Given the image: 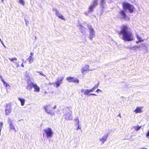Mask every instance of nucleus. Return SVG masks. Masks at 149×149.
I'll list each match as a JSON object with an SVG mask.
<instances>
[{
  "instance_id": "1",
  "label": "nucleus",
  "mask_w": 149,
  "mask_h": 149,
  "mask_svg": "<svg viewBox=\"0 0 149 149\" xmlns=\"http://www.w3.org/2000/svg\"><path fill=\"white\" fill-rule=\"evenodd\" d=\"M129 29L127 26L123 25L119 32V34L122 35V39L125 41H131L134 40L133 34L131 32L129 31Z\"/></svg>"
},
{
  "instance_id": "2",
  "label": "nucleus",
  "mask_w": 149,
  "mask_h": 149,
  "mask_svg": "<svg viewBox=\"0 0 149 149\" xmlns=\"http://www.w3.org/2000/svg\"><path fill=\"white\" fill-rule=\"evenodd\" d=\"M123 6L124 10H128L130 13L133 12L134 7L133 5L127 2H124L123 3Z\"/></svg>"
},
{
  "instance_id": "3",
  "label": "nucleus",
  "mask_w": 149,
  "mask_h": 149,
  "mask_svg": "<svg viewBox=\"0 0 149 149\" xmlns=\"http://www.w3.org/2000/svg\"><path fill=\"white\" fill-rule=\"evenodd\" d=\"M44 108L45 112L47 113L50 114L52 116L54 115V113L52 110V107L50 105H46L44 107Z\"/></svg>"
},
{
  "instance_id": "4",
  "label": "nucleus",
  "mask_w": 149,
  "mask_h": 149,
  "mask_svg": "<svg viewBox=\"0 0 149 149\" xmlns=\"http://www.w3.org/2000/svg\"><path fill=\"white\" fill-rule=\"evenodd\" d=\"M44 131L47 138L53 136L54 132L51 128H47L44 130Z\"/></svg>"
},
{
  "instance_id": "5",
  "label": "nucleus",
  "mask_w": 149,
  "mask_h": 149,
  "mask_svg": "<svg viewBox=\"0 0 149 149\" xmlns=\"http://www.w3.org/2000/svg\"><path fill=\"white\" fill-rule=\"evenodd\" d=\"M8 123L9 125V128L10 131L13 130L14 132H16L17 131L13 123V121L11 119L8 118Z\"/></svg>"
},
{
  "instance_id": "6",
  "label": "nucleus",
  "mask_w": 149,
  "mask_h": 149,
  "mask_svg": "<svg viewBox=\"0 0 149 149\" xmlns=\"http://www.w3.org/2000/svg\"><path fill=\"white\" fill-rule=\"evenodd\" d=\"M88 28L89 32V38L90 40H92L95 36V31L93 28L91 26H89Z\"/></svg>"
},
{
  "instance_id": "7",
  "label": "nucleus",
  "mask_w": 149,
  "mask_h": 149,
  "mask_svg": "<svg viewBox=\"0 0 149 149\" xmlns=\"http://www.w3.org/2000/svg\"><path fill=\"white\" fill-rule=\"evenodd\" d=\"M53 11L55 12L56 15L58 16L59 18L65 21V19L64 16L61 15V14L59 12L58 10L57 9L54 8H53Z\"/></svg>"
},
{
  "instance_id": "8",
  "label": "nucleus",
  "mask_w": 149,
  "mask_h": 149,
  "mask_svg": "<svg viewBox=\"0 0 149 149\" xmlns=\"http://www.w3.org/2000/svg\"><path fill=\"white\" fill-rule=\"evenodd\" d=\"M64 77H61L58 78L57 79L56 81L54 83L56 85V87L58 88L62 84L63 82L62 81L64 79Z\"/></svg>"
},
{
  "instance_id": "9",
  "label": "nucleus",
  "mask_w": 149,
  "mask_h": 149,
  "mask_svg": "<svg viewBox=\"0 0 149 149\" xmlns=\"http://www.w3.org/2000/svg\"><path fill=\"white\" fill-rule=\"evenodd\" d=\"M92 70H90L89 68V66L88 65H85L81 69V72L83 74H85V72L86 71Z\"/></svg>"
},
{
  "instance_id": "10",
  "label": "nucleus",
  "mask_w": 149,
  "mask_h": 149,
  "mask_svg": "<svg viewBox=\"0 0 149 149\" xmlns=\"http://www.w3.org/2000/svg\"><path fill=\"white\" fill-rule=\"evenodd\" d=\"M66 80L69 82H73L77 83H79V80L75 78L69 77L66 78Z\"/></svg>"
},
{
  "instance_id": "11",
  "label": "nucleus",
  "mask_w": 149,
  "mask_h": 149,
  "mask_svg": "<svg viewBox=\"0 0 149 149\" xmlns=\"http://www.w3.org/2000/svg\"><path fill=\"white\" fill-rule=\"evenodd\" d=\"M64 118L65 120H72L73 118L71 115V113L68 112L65 114L64 116Z\"/></svg>"
},
{
  "instance_id": "12",
  "label": "nucleus",
  "mask_w": 149,
  "mask_h": 149,
  "mask_svg": "<svg viewBox=\"0 0 149 149\" xmlns=\"http://www.w3.org/2000/svg\"><path fill=\"white\" fill-rule=\"evenodd\" d=\"M107 138L108 135H105L101 138H100V139H99V141H100V143L102 144H103L107 140Z\"/></svg>"
},
{
  "instance_id": "13",
  "label": "nucleus",
  "mask_w": 149,
  "mask_h": 149,
  "mask_svg": "<svg viewBox=\"0 0 149 149\" xmlns=\"http://www.w3.org/2000/svg\"><path fill=\"white\" fill-rule=\"evenodd\" d=\"M143 107H137L135 109V110L134 111V112L135 113V114L141 113L143 112Z\"/></svg>"
},
{
  "instance_id": "14",
  "label": "nucleus",
  "mask_w": 149,
  "mask_h": 149,
  "mask_svg": "<svg viewBox=\"0 0 149 149\" xmlns=\"http://www.w3.org/2000/svg\"><path fill=\"white\" fill-rule=\"evenodd\" d=\"M136 37L137 40L136 42V44L143 42L144 40V39H143L137 34H136Z\"/></svg>"
},
{
  "instance_id": "15",
  "label": "nucleus",
  "mask_w": 149,
  "mask_h": 149,
  "mask_svg": "<svg viewBox=\"0 0 149 149\" xmlns=\"http://www.w3.org/2000/svg\"><path fill=\"white\" fill-rule=\"evenodd\" d=\"M0 77L1 78V81L3 83L4 86L6 88V90L7 91L8 89H10V86L8 83L4 81L1 76H0Z\"/></svg>"
},
{
  "instance_id": "16",
  "label": "nucleus",
  "mask_w": 149,
  "mask_h": 149,
  "mask_svg": "<svg viewBox=\"0 0 149 149\" xmlns=\"http://www.w3.org/2000/svg\"><path fill=\"white\" fill-rule=\"evenodd\" d=\"M31 84L33 87L34 89V92H39L40 91V87L36 84H34L33 83H31Z\"/></svg>"
},
{
  "instance_id": "17",
  "label": "nucleus",
  "mask_w": 149,
  "mask_h": 149,
  "mask_svg": "<svg viewBox=\"0 0 149 149\" xmlns=\"http://www.w3.org/2000/svg\"><path fill=\"white\" fill-rule=\"evenodd\" d=\"M11 111V108L10 107L7 106L5 110V114L6 115H9Z\"/></svg>"
},
{
  "instance_id": "18",
  "label": "nucleus",
  "mask_w": 149,
  "mask_h": 149,
  "mask_svg": "<svg viewBox=\"0 0 149 149\" xmlns=\"http://www.w3.org/2000/svg\"><path fill=\"white\" fill-rule=\"evenodd\" d=\"M119 13L121 16V18L126 19L127 17L126 15L123 10L121 11Z\"/></svg>"
},
{
  "instance_id": "19",
  "label": "nucleus",
  "mask_w": 149,
  "mask_h": 149,
  "mask_svg": "<svg viewBox=\"0 0 149 149\" xmlns=\"http://www.w3.org/2000/svg\"><path fill=\"white\" fill-rule=\"evenodd\" d=\"M27 60L30 63H33L34 61V58L33 56H29L27 59Z\"/></svg>"
},
{
  "instance_id": "20",
  "label": "nucleus",
  "mask_w": 149,
  "mask_h": 149,
  "mask_svg": "<svg viewBox=\"0 0 149 149\" xmlns=\"http://www.w3.org/2000/svg\"><path fill=\"white\" fill-rule=\"evenodd\" d=\"M141 126H139L138 125L133 126L132 127V129H134V131H137L139 130L141 128Z\"/></svg>"
},
{
  "instance_id": "21",
  "label": "nucleus",
  "mask_w": 149,
  "mask_h": 149,
  "mask_svg": "<svg viewBox=\"0 0 149 149\" xmlns=\"http://www.w3.org/2000/svg\"><path fill=\"white\" fill-rule=\"evenodd\" d=\"M18 100L20 102L21 105L22 106H24V104L25 100L24 99L20 97H18Z\"/></svg>"
},
{
  "instance_id": "22",
  "label": "nucleus",
  "mask_w": 149,
  "mask_h": 149,
  "mask_svg": "<svg viewBox=\"0 0 149 149\" xmlns=\"http://www.w3.org/2000/svg\"><path fill=\"white\" fill-rule=\"evenodd\" d=\"M140 47L139 46L135 45L130 47V49L131 50H132L133 51H135L136 50L137 48H139Z\"/></svg>"
},
{
  "instance_id": "23",
  "label": "nucleus",
  "mask_w": 149,
  "mask_h": 149,
  "mask_svg": "<svg viewBox=\"0 0 149 149\" xmlns=\"http://www.w3.org/2000/svg\"><path fill=\"white\" fill-rule=\"evenodd\" d=\"M18 3L19 4H21L23 6H24L25 4L24 0H18Z\"/></svg>"
},
{
  "instance_id": "24",
  "label": "nucleus",
  "mask_w": 149,
  "mask_h": 149,
  "mask_svg": "<svg viewBox=\"0 0 149 149\" xmlns=\"http://www.w3.org/2000/svg\"><path fill=\"white\" fill-rule=\"evenodd\" d=\"M95 7V6H93V5L91 4L89 7L88 11L90 12H92L93 10V8Z\"/></svg>"
},
{
  "instance_id": "25",
  "label": "nucleus",
  "mask_w": 149,
  "mask_h": 149,
  "mask_svg": "<svg viewBox=\"0 0 149 149\" xmlns=\"http://www.w3.org/2000/svg\"><path fill=\"white\" fill-rule=\"evenodd\" d=\"M98 3L97 0H93L91 4L93 5L95 7L96 6Z\"/></svg>"
},
{
  "instance_id": "26",
  "label": "nucleus",
  "mask_w": 149,
  "mask_h": 149,
  "mask_svg": "<svg viewBox=\"0 0 149 149\" xmlns=\"http://www.w3.org/2000/svg\"><path fill=\"white\" fill-rule=\"evenodd\" d=\"M105 0H101L100 5L102 8H104V6L105 5Z\"/></svg>"
},
{
  "instance_id": "27",
  "label": "nucleus",
  "mask_w": 149,
  "mask_h": 149,
  "mask_svg": "<svg viewBox=\"0 0 149 149\" xmlns=\"http://www.w3.org/2000/svg\"><path fill=\"white\" fill-rule=\"evenodd\" d=\"M8 59L14 63L15 61L17 60V58L15 57L9 58Z\"/></svg>"
},
{
  "instance_id": "28",
  "label": "nucleus",
  "mask_w": 149,
  "mask_h": 149,
  "mask_svg": "<svg viewBox=\"0 0 149 149\" xmlns=\"http://www.w3.org/2000/svg\"><path fill=\"white\" fill-rule=\"evenodd\" d=\"M32 84L31 83L29 85H27L26 87V89L29 91H30L32 88Z\"/></svg>"
},
{
  "instance_id": "29",
  "label": "nucleus",
  "mask_w": 149,
  "mask_h": 149,
  "mask_svg": "<svg viewBox=\"0 0 149 149\" xmlns=\"http://www.w3.org/2000/svg\"><path fill=\"white\" fill-rule=\"evenodd\" d=\"M3 123L2 122H0V136L1 135V130L3 127Z\"/></svg>"
},
{
  "instance_id": "30",
  "label": "nucleus",
  "mask_w": 149,
  "mask_h": 149,
  "mask_svg": "<svg viewBox=\"0 0 149 149\" xmlns=\"http://www.w3.org/2000/svg\"><path fill=\"white\" fill-rule=\"evenodd\" d=\"M74 121L76 123V124L78 125L79 124V119L77 117L74 119Z\"/></svg>"
},
{
  "instance_id": "31",
  "label": "nucleus",
  "mask_w": 149,
  "mask_h": 149,
  "mask_svg": "<svg viewBox=\"0 0 149 149\" xmlns=\"http://www.w3.org/2000/svg\"><path fill=\"white\" fill-rule=\"evenodd\" d=\"M89 93L90 92L89 91L88 89H87L85 90L84 92V94L85 95H88Z\"/></svg>"
},
{
  "instance_id": "32",
  "label": "nucleus",
  "mask_w": 149,
  "mask_h": 149,
  "mask_svg": "<svg viewBox=\"0 0 149 149\" xmlns=\"http://www.w3.org/2000/svg\"><path fill=\"white\" fill-rule=\"evenodd\" d=\"M36 72L39 73L40 74L42 75V76H43L44 77L45 76V74H44L42 73V72H39V71H36Z\"/></svg>"
},
{
  "instance_id": "33",
  "label": "nucleus",
  "mask_w": 149,
  "mask_h": 149,
  "mask_svg": "<svg viewBox=\"0 0 149 149\" xmlns=\"http://www.w3.org/2000/svg\"><path fill=\"white\" fill-rule=\"evenodd\" d=\"M79 28L80 30L82 29L83 30H84L85 29L84 27H83L81 25H80Z\"/></svg>"
},
{
  "instance_id": "34",
  "label": "nucleus",
  "mask_w": 149,
  "mask_h": 149,
  "mask_svg": "<svg viewBox=\"0 0 149 149\" xmlns=\"http://www.w3.org/2000/svg\"><path fill=\"white\" fill-rule=\"evenodd\" d=\"M14 63H15V65L17 66V67H18L19 66V63L15 61V62Z\"/></svg>"
},
{
  "instance_id": "35",
  "label": "nucleus",
  "mask_w": 149,
  "mask_h": 149,
  "mask_svg": "<svg viewBox=\"0 0 149 149\" xmlns=\"http://www.w3.org/2000/svg\"><path fill=\"white\" fill-rule=\"evenodd\" d=\"M146 137H147L148 138H149V129L148 130V132L147 133V134H146Z\"/></svg>"
},
{
  "instance_id": "36",
  "label": "nucleus",
  "mask_w": 149,
  "mask_h": 149,
  "mask_svg": "<svg viewBox=\"0 0 149 149\" xmlns=\"http://www.w3.org/2000/svg\"><path fill=\"white\" fill-rule=\"evenodd\" d=\"M76 125L77 126V130H78V129H81V128L79 127V124L78 125L76 124Z\"/></svg>"
},
{
  "instance_id": "37",
  "label": "nucleus",
  "mask_w": 149,
  "mask_h": 149,
  "mask_svg": "<svg viewBox=\"0 0 149 149\" xmlns=\"http://www.w3.org/2000/svg\"><path fill=\"white\" fill-rule=\"evenodd\" d=\"M99 91H100V92H102V91L101 90H100V89H97L96 90V92H98Z\"/></svg>"
},
{
  "instance_id": "38",
  "label": "nucleus",
  "mask_w": 149,
  "mask_h": 149,
  "mask_svg": "<svg viewBox=\"0 0 149 149\" xmlns=\"http://www.w3.org/2000/svg\"><path fill=\"white\" fill-rule=\"evenodd\" d=\"M33 54H34V53L33 52H31L30 54V56H33Z\"/></svg>"
},
{
  "instance_id": "39",
  "label": "nucleus",
  "mask_w": 149,
  "mask_h": 149,
  "mask_svg": "<svg viewBox=\"0 0 149 149\" xmlns=\"http://www.w3.org/2000/svg\"><path fill=\"white\" fill-rule=\"evenodd\" d=\"M88 90L90 92H92L94 91L93 90L92 88L91 89H88Z\"/></svg>"
},
{
  "instance_id": "40",
  "label": "nucleus",
  "mask_w": 149,
  "mask_h": 149,
  "mask_svg": "<svg viewBox=\"0 0 149 149\" xmlns=\"http://www.w3.org/2000/svg\"><path fill=\"white\" fill-rule=\"evenodd\" d=\"M29 23V22L28 21H25V24L26 25H27V24Z\"/></svg>"
},
{
  "instance_id": "41",
  "label": "nucleus",
  "mask_w": 149,
  "mask_h": 149,
  "mask_svg": "<svg viewBox=\"0 0 149 149\" xmlns=\"http://www.w3.org/2000/svg\"><path fill=\"white\" fill-rule=\"evenodd\" d=\"M90 95H95V96H97V95L96 94H94V93L90 94Z\"/></svg>"
},
{
  "instance_id": "42",
  "label": "nucleus",
  "mask_w": 149,
  "mask_h": 149,
  "mask_svg": "<svg viewBox=\"0 0 149 149\" xmlns=\"http://www.w3.org/2000/svg\"><path fill=\"white\" fill-rule=\"evenodd\" d=\"M56 108V106H55L54 107H52V109H55Z\"/></svg>"
},
{
  "instance_id": "43",
  "label": "nucleus",
  "mask_w": 149,
  "mask_h": 149,
  "mask_svg": "<svg viewBox=\"0 0 149 149\" xmlns=\"http://www.w3.org/2000/svg\"><path fill=\"white\" fill-rule=\"evenodd\" d=\"M0 41L1 42V43H2V44L3 45V46H4V45H3V42L2 41V40H1V38H0Z\"/></svg>"
},
{
  "instance_id": "44",
  "label": "nucleus",
  "mask_w": 149,
  "mask_h": 149,
  "mask_svg": "<svg viewBox=\"0 0 149 149\" xmlns=\"http://www.w3.org/2000/svg\"><path fill=\"white\" fill-rule=\"evenodd\" d=\"M21 66L22 67H24V66L23 64V63H22V64H21Z\"/></svg>"
},
{
  "instance_id": "45",
  "label": "nucleus",
  "mask_w": 149,
  "mask_h": 149,
  "mask_svg": "<svg viewBox=\"0 0 149 149\" xmlns=\"http://www.w3.org/2000/svg\"><path fill=\"white\" fill-rule=\"evenodd\" d=\"M92 88L93 89V90H94L95 89V86L93 88Z\"/></svg>"
},
{
  "instance_id": "46",
  "label": "nucleus",
  "mask_w": 149,
  "mask_h": 149,
  "mask_svg": "<svg viewBox=\"0 0 149 149\" xmlns=\"http://www.w3.org/2000/svg\"><path fill=\"white\" fill-rule=\"evenodd\" d=\"M139 149H147V148H142Z\"/></svg>"
},
{
  "instance_id": "47",
  "label": "nucleus",
  "mask_w": 149,
  "mask_h": 149,
  "mask_svg": "<svg viewBox=\"0 0 149 149\" xmlns=\"http://www.w3.org/2000/svg\"><path fill=\"white\" fill-rule=\"evenodd\" d=\"M22 63H23L24 61V59H22Z\"/></svg>"
},
{
  "instance_id": "48",
  "label": "nucleus",
  "mask_w": 149,
  "mask_h": 149,
  "mask_svg": "<svg viewBox=\"0 0 149 149\" xmlns=\"http://www.w3.org/2000/svg\"><path fill=\"white\" fill-rule=\"evenodd\" d=\"M142 44L143 45V46H144V47H146V46H145V45H144V44L143 43V44Z\"/></svg>"
},
{
  "instance_id": "49",
  "label": "nucleus",
  "mask_w": 149,
  "mask_h": 149,
  "mask_svg": "<svg viewBox=\"0 0 149 149\" xmlns=\"http://www.w3.org/2000/svg\"><path fill=\"white\" fill-rule=\"evenodd\" d=\"M53 84V83H49V84L50 85H52V84Z\"/></svg>"
},
{
  "instance_id": "50",
  "label": "nucleus",
  "mask_w": 149,
  "mask_h": 149,
  "mask_svg": "<svg viewBox=\"0 0 149 149\" xmlns=\"http://www.w3.org/2000/svg\"><path fill=\"white\" fill-rule=\"evenodd\" d=\"M95 86V88H97V86Z\"/></svg>"
},
{
  "instance_id": "51",
  "label": "nucleus",
  "mask_w": 149,
  "mask_h": 149,
  "mask_svg": "<svg viewBox=\"0 0 149 149\" xmlns=\"http://www.w3.org/2000/svg\"><path fill=\"white\" fill-rule=\"evenodd\" d=\"M3 0H2V2L3 3Z\"/></svg>"
}]
</instances>
